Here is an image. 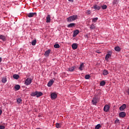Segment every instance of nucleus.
<instances>
[{
    "label": "nucleus",
    "mask_w": 129,
    "mask_h": 129,
    "mask_svg": "<svg viewBox=\"0 0 129 129\" xmlns=\"http://www.w3.org/2000/svg\"><path fill=\"white\" fill-rule=\"evenodd\" d=\"M76 25L75 23H71L68 25V28H74Z\"/></svg>",
    "instance_id": "nucleus-16"
},
{
    "label": "nucleus",
    "mask_w": 129,
    "mask_h": 129,
    "mask_svg": "<svg viewBox=\"0 0 129 129\" xmlns=\"http://www.w3.org/2000/svg\"><path fill=\"white\" fill-rule=\"evenodd\" d=\"M51 99H56V98H57V94L55 93H51Z\"/></svg>",
    "instance_id": "nucleus-8"
},
{
    "label": "nucleus",
    "mask_w": 129,
    "mask_h": 129,
    "mask_svg": "<svg viewBox=\"0 0 129 129\" xmlns=\"http://www.w3.org/2000/svg\"><path fill=\"white\" fill-rule=\"evenodd\" d=\"M118 122H119V120L118 119H116L115 120V123H118Z\"/></svg>",
    "instance_id": "nucleus-37"
},
{
    "label": "nucleus",
    "mask_w": 129,
    "mask_h": 129,
    "mask_svg": "<svg viewBox=\"0 0 129 129\" xmlns=\"http://www.w3.org/2000/svg\"><path fill=\"white\" fill-rule=\"evenodd\" d=\"M0 129H5V126L0 125Z\"/></svg>",
    "instance_id": "nucleus-38"
},
{
    "label": "nucleus",
    "mask_w": 129,
    "mask_h": 129,
    "mask_svg": "<svg viewBox=\"0 0 129 129\" xmlns=\"http://www.w3.org/2000/svg\"><path fill=\"white\" fill-rule=\"evenodd\" d=\"M86 14H87L88 15H90V14H91V12L90 11V10H87L86 12Z\"/></svg>",
    "instance_id": "nucleus-36"
},
{
    "label": "nucleus",
    "mask_w": 129,
    "mask_h": 129,
    "mask_svg": "<svg viewBox=\"0 0 129 129\" xmlns=\"http://www.w3.org/2000/svg\"><path fill=\"white\" fill-rule=\"evenodd\" d=\"M0 39L3 41V42H6L7 41V38L5 35H0Z\"/></svg>",
    "instance_id": "nucleus-14"
},
{
    "label": "nucleus",
    "mask_w": 129,
    "mask_h": 129,
    "mask_svg": "<svg viewBox=\"0 0 129 129\" xmlns=\"http://www.w3.org/2000/svg\"><path fill=\"white\" fill-rule=\"evenodd\" d=\"M37 43V40L36 39H34L32 41V42H31V44L32 45V46H35V45H36Z\"/></svg>",
    "instance_id": "nucleus-23"
},
{
    "label": "nucleus",
    "mask_w": 129,
    "mask_h": 129,
    "mask_svg": "<svg viewBox=\"0 0 129 129\" xmlns=\"http://www.w3.org/2000/svg\"><path fill=\"white\" fill-rule=\"evenodd\" d=\"M127 93H128V95H129V89H128V90L127 91Z\"/></svg>",
    "instance_id": "nucleus-44"
},
{
    "label": "nucleus",
    "mask_w": 129,
    "mask_h": 129,
    "mask_svg": "<svg viewBox=\"0 0 129 129\" xmlns=\"http://www.w3.org/2000/svg\"><path fill=\"white\" fill-rule=\"evenodd\" d=\"M126 107V104H123L122 106L119 107L120 110H124Z\"/></svg>",
    "instance_id": "nucleus-12"
},
{
    "label": "nucleus",
    "mask_w": 129,
    "mask_h": 129,
    "mask_svg": "<svg viewBox=\"0 0 129 129\" xmlns=\"http://www.w3.org/2000/svg\"><path fill=\"white\" fill-rule=\"evenodd\" d=\"M51 52V50L48 49L47 51H46L44 53V55L46 56V57H48L49 56V54H50V52Z\"/></svg>",
    "instance_id": "nucleus-15"
},
{
    "label": "nucleus",
    "mask_w": 129,
    "mask_h": 129,
    "mask_svg": "<svg viewBox=\"0 0 129 129\" xmlns=\"http://www.w3.org/2000/svg\"><path fill=\"white\" fill-rule=\"evenodd\" d=\"M54 47L55 48L58 49V48H60V45H59V44H55L54 45Z\"/></svg>",
    "instance_id": "nucleus-31"
},
{
    "label": "nucleus",
    "mask_w": 129,
    "mask_h": 129,
    "mask_svg": "<svg viewBox=\"0 0 129 129\" xmlns=\"http://www.w3.org/2000/svg\"><path fill=\"white\" fill-rule=\"evenodd\" d=\"M109 108H110L109 105L106 104L104 106L103 110L105 112H107L109 110Z\"/></svg>",
    "instance_id": "nucleus-6"
},
{
    "label": "nucleus",
    "mask_w": 129,
    "mask_h": 129,
    "mask_svg": "<svg viewBox=\"0 0 129 129\" xmlns=\"http://www.w3.org/2000/svg\"><path fill=\"white\" fill-rule=\"evenodd\" d=\"M114 50H115V51H116L117 52H119V51H120V47H119V46H116L114 48Z\"/></svg>",
    "instance_id": "nucleus-20"
},
{
    "label": "nucleus",
    "mask_w": 129,
    "mask_h": 129,
    "mask_svg": "<svg viewBox=\"0 0 129 129\" xmlns=\"http://www.w3.org/2000/svg\"><path fill=\"white\" fill-rule=\"evenodd\" d=\"M34 16H37L36 13H30L27 14V17H28V18H33Z\"/></svg>",
    "instance_id": "nucleus-7"
},
{
    "label": "nucleus",
    "mask_w": 129,
    "mask_h": 129,
    "mask_svg": "<svg viewBox=\"0 0 129 129\" xmlns=\"http://www.w3.org/2000/svg\"><path fill=\"white\" fill-rule=\"evenodd\" d=\"M111 54H112V51H109L108 52V54H107L105 56V59L107 61L109 58L111 57Z\"/></svg>",
    "instance_id": "nucleus-3"
},
{
    "label": "nucleus",
    "mask_w": 129,
    "mask_h": 129,
    "mask_svg": "<svg viewBox=\"0 0 129 129\" xmlns=\"http://www.w3.org/2000/svg\"><path fill=\"white\" fill-rule=\"evenodd\" d=\"M101 7L98 5H95L94 6V9H95V10H97L98 11H99V9H101Z\"/></svg>",
    "instance_id": "nucleus-19"
},
{
    "label": "nucleus",
    "mask_w": 129,
    "mask_h": 129,
    "mask_svg": "<svg viewBox=\"0 0 129 129\" xmlns=\"http://www.w3.org/2000/svg\"><path fill=\"white\" fill-rule=\"evenodd\" d=\"M69 2H71L72 3H73L74 2V0H69Z\"/></svg>",
    "instance_id": "nucleus-41"
},
{
    "label": "nucleus",
    "mask_w": 129,
    "mask_h": 129,
    "mask_svg": "<svg viewBox=\"0 0 129 129\" xmlns=\"http://www.w3.org/2000/svg\"><path fill=\"white\" fill-rule=\"evenodd\" d=\"M97 20H98V18L97 17L93 19V22H94V23H96V21H97Z\"/></svg>",
    "instance_id": "nucleus-35"
},
{
    "label": "nucleus",
    "mask_w": 129,
    "mask_h": 129,
    "mask_svg": "<svg viewBox=\"0 0 129 129\" xmlns=\"http://www.w3.org/2000/svg\"><path fill=\"white\" fill-rule=\"evenodd\" d=\"M3 83H6L7 82V78H3L2 80Z\"/></svg>",
    "instance_id": "nucleus-32"
},
{
    "label": "nucleus",
    "mask_w": 129,
    "mask_h": 129,
    "mask_svg": "<svg viewBox=\"0 0 129 129\" xmlns=\"http://www.w3.org/2000/svg\"><path fill=\"white\" fill-rule=\"evenodd\" d=\"M100 86H104V85H105V82L104 81H102L100 82Z\"/></svg>",
    "instance_id": "nucleus-27"
},
{
    "label": "nucleus",
    "mask_w": 129,
    "mask_h": 129,
    "mask_svg": "<svg viewBox=\"0 0 129 129\" xmlns=\"http://www.w3.org/2000/svg\"><path fill=\"white\" fill-rule=\"evenodd\" d=\"M43 95V93L42 92L35 91L31 94V96H36V97H40Z\"/></svg>",
    "instance_id": "nucleus-2"
},
{
    "label": "nucleus",
    "mask_w": 129,
    "mask_h": 129,
    "mask_svg": "<svg viewBox=\"0 0 129 129\" xmlns=\"http://www.w3.org/2000/svg\"><path fill=\"white\" fill-rule=\"evenodd\" d=\"M53 83H54V80H50L48 83L47 86H48V87H51L52 85H53Z\"/></svg>",
    "instance_id": "nucleus-10"
},
{
    "label": "nucleus",
    "mask_w": 129,
    "mask_h": 129,
    "mask_svg": "<svg viewBox=\"0 0 129 129\" xmlns=\"http://www.w3.org/2000/svg\"><path fill=\"white\" fill-rule=\"evenodd\" d=\"M90 29H91V30H94V29H95V26H94L93 24H92L90 27Z\"/></svg>",
    "instance_id": "nucleus-30"
},
{
    "label": "nucleus",
    "mask_w": 129,
    "mask_h": 129,
    "mask_svg": "<svg viewBox=\"0 0 129 129\" xmlns=\"http://www.w3.org/2000/svg\"><path fill=\"white\" fill-rule=\"evenodd\" d=\"M46 23H50L51 22V16L50 15H48L46 17Z\"/></svg>",
    "instance_id": "nucleus-13"
},
{
    "label": "nucleus",
    "mask_w": 129,
    "mask_h": 129,
    "mask_svg": "<svg viewBox=\"0 0 129 129\" xmlns=\"http://www.w3.org/2000/svg\"><path fill=\"white\" fill-rule=\"evenodd\" d=\"M32 83V79L31 78H27L25 82L26 85H30Z\"/></svg>",
    "instance_id": "nucleus-4"
},
{
    "label": "nucleus",
    "mask_w": 129,
    "mask_h": 129,
    "mask_svg": "<svg viewBox=\"0 0 129 129\" xmlns=\"http://www.w3.org/2000/svg\"><path fill=\"white\" fill-rule=\"evenodd\" d=\"M73 50H76L78 48V44L77 43H73L72 45Z\"/></svg>",
    "instance_id": "nucleus-9"
},
{
    "label": "nucleus",
    "mask_w": 129,
    "mask_h": 129,
    "mask_svg": "<svg viewBox=\"0 0 129 129\" xmlns=\"http://www.w3.org/2000/svg\"><path fill=\"white\" fill-rule=\"evenodd\" d=\"M13 78H14V79H19V78H20V76L19 75L15 74L13 75Z\"/></svg>",
    "instance_id": "nucleus-21"
},
{
    "label": "nucleus",
    "mask_w": 129,
    "mask_h": 129,
    "mask_svg": "<svg viewBox=\"0 0 129 129\" xmlns=\"http://www.w3.org/2000/svg\"><path fill=\"white\" fill-rule=\"evenodd\" d=\"M100 127H101V125H100V124H98L95 127V129H99V128H100Z\"/></svg>",
    "instance_id": "nucleus-28"
},
{
    "label": "nucleus",
    "mask_w": 129,
    "mask_h": 129,
    "mask_svg": "<svg viewBox=\"0 0 129 129\" xmlns=\"http://www.w3.org/2000/svg\"><path fill=\"white\" fill-rule=\"evenodd\" d=\"M125 112H121L119 113V117H125Z\"/></svg>",
    "instance_id": "nucleus-11"
},
{
    "label": "nucleus",
    "mask_w": 129,
    "mask_h": 129,
    "mask_svg": "<svg viewBox=\"0 0 129 129\" xmlns=\"http://www.w3.org/2000/svg\"><path fill=\"white\" fill-rule=\"evenodd\" d=\"M85 79H89L90 76L89 75H86L85 77Z\"/></svg>",
    "instance_id": "nucleus-34"
},
{
    "label": "nucleus",
    "mask_w": 129,
    "mask_h": 129,
    "mask_svg": "<svg viewBox=\"0 0 129 129\" xmlns=\"http://www.w3.org/2000/svg\"><path fill=\"white\" fill-rule=\"evenodd\" d=\"M83 68H84V63H82L80 66L79 69L81 70V71H82V70H83Z\"/></svg>",
    "instance_id": "nucleus-17"
},
{
    "label": "nucleus",
    "mask_w": 129,
    "mask_h": 129,
    "mask_svg": "<svg viewBox=\"0 0 129 129\" xmlns=\"http://www.w3.org/2000/svg\"><path fill=\"white\" fill-rule=\"evenodd\" d=\"M127 129H129V127H128L127 128Z\"/></svg>",
    "instance_id": "nucleus-46"
},
{
    "label": "nucleus",
    "mask_w": 129,
    "mask_h": 129,
    "mask_svg": "<svg viewBox=\"0 0 129 129\" xmlns=\"http://www.w3.org/2000/svg\"><path fill=\"white\" fill-rule=\"evenodd\" d=\"M97 53H100V52H99V51H98Z\"/></svg>",
    "instance_id": "nucleus-45"
},
{
    "label": "nucleus",
    "mask_w": 129,
    "mask_h": 129,
    "mask_svg": "<svg viewBox=\"0 0 129 129\" xmlns=\"http://www.w3.org/2000/svg\"><path fill=\"white\" fill-rule=\"evenodd\" d=\"M78 34H79V30H75L74 32L73 37H75V36H77V35H78Z\"/></svg>",
    "instance_id": "nucleus-18"
},
{
    "label": "nucleus",
    "mask_w": 129,
    "mask_h": 129,
    "mask_svg": "<svg viewBox=\"0 0 129 129\" xmlns=\"http://www.w3.org/2000/svg\"><path fill=\"white\" fill-rule=\"evenodd\" d=\"M17 101V103H21V102H22V98H18Z\"/></svg>",
    "instance_id": "nucleus-33"
},
{
    "label": "nucleus",
    "mask_w": 129,
    "mask_h": 129,
    "mask_svg": "<svg viewBox=\"0 0 129 129\" xmlns=\"http://www.w3.org/2000/svg\"><path fill=\"white\" fill-rule=\"evenodd\" d=\"M75 69V68H74V67H72V68L69 69V71H70V72H73V71H74Z\"/></svg>",
    "instance_id": "nucleus-25"
},
{
    "label": "nucleus",
    "mask_w": 129,
    "mask_h": 129,
    "mask_svg": "<svg viewBox=\"0 0 129 129\" xmlns=\"http://www.w3.org/2000/svg\"><path fill=\"white\" fill-rule=\"evenodd\" d=\"M92 103L94 105H96V103H97V98L96 97H94L93 98Z\"/></svg>",
    "instance_id": "nucleus-5"
},
{
    "label": "nucleus",
    "mask_w": 129,
    "mask_h": 129,
    "mask_svg": "<svg viewBox=\"0 0 129 129\" xmlns=\"http://www.w3.org/2000/svg\"><path fill=\"white\" fill-rule=\"evenodd\" d=\"M103 75H107V74H108V71H107V70H104L103 72Z\"/></svg>",
    "instance_id": "nucleus-26"
},
{
    "label": "nucleus",
    "mask_w": 129,
    "mask_h": 129,
    "mask_svg": "<svg viewBox=\"0 0 129 129\" xmlns=\"http://www.w3.org/2000/svg\"><path fill=\"white\" fill-rule=\"evenodd\" d=\"M14 88H15L16 90H19L21 88V86L19 85H16Z\"/></svg>",
    "instance_id": "nucleus-22"
},
{
    "label": "nucleus",
    "mask_w": 129,
    "mask_h": 129,
    "mask_svg": "<svg viewBox=\"0 0 129 129\" xmlns=\"http://www.w3.org/2000/svg\"><path fill=\"white\" fill-rule=\"evenodd\" d=\"M86 37L87 39H88V38H89L88 34H87V35H86Z\"/></svg>",
    "instance_id": "nucleus-42"
},
{
    "label": "nucleus",
    "mask_w": 129,
    "mask_h": 129,
    "mask_svg": "<svg viewBox=\"0 0 129 129\" xmlns=\"http://www.w3.org/2000/svg\"><path fill=\"white\" fill-rule=\"evenodd\" d=\"M102 10H106V9H107V6L106 5H103L101 6Z\"/></svg>",
    "instance_id": "nucleus-29"
},
{
    "label": "nucleus",
    "mask_w": 129,
    "mask_h": 129,
    "mask_svg": "<svg viewBox=\"0 0 129 129\" xmlns=\"http://www.w3.org/2000/svg\"><path fill=\"white\" fill-rule=\"evenodd\" d=\"M2 61H3V59L2 58V57H0V62H2Z\"/></svg>",
    "instance_id": "nucleus-43"
},
{
    "label": "nucleus",
    "mask_w": 129,
    "mask_h": 129,
    "mask_svg": "<svg viewBox=\"0 0 129 129\" xmlns=\"http://www.w3.org/2000/svg\"><path fill=\"white\" fill-rule=\"evenodd\" d=\"M2 113H3V111H2L1 109H0V115L1 114H2Z\"/></svg>",
    "instance_id": "nucleus-40"
},
{
    "label": "nucleus",
    "mask_w": 129,
    "mask_h": 129,
    "mask_svg": "<svg viewBox=\"0 0 129 129\" xmlns=\"http://www.w3.org/2000/svg\"><path fill=\"white\" fill-rule=\"evenodd\" d=\"M117 4V2L116 1H113V5H114V6H115V5H116Z\"/></svg>",
    "instance_id": "nucleus-39"
},
{
    "label": "nucleus",
    "mask_w": 129,
    "mask_h": 129,
    "mask_svg": "<svg viewBox=\"0 0 129 129\" xmlns=\"http://www.w3.org/2000/svg\"><path fill=\"white\" fill-rule=\"evenodd\" d=\"M61 127V124L59 123H56V128H60Z\"/></svg>",
    "instance_id": "nucleus-24"
},
{
    "label": "nucleus",
    "mask_w": 129,
    "mask_h": 129,
    "mask_svg": "<svg viewBox=\"0 0 129 129\" xmlns=\"http://www.w3.org/2000/svg\"><path fill=\"white\" fill-rule=\"evenodd\" d=\"M77 18L78 16L77 15H73L67 19V22L70 23L71 22H73V21H75V20H77Z\"/></svg>",
    "instance_id": "nucleus-1"
}]
</instances>
